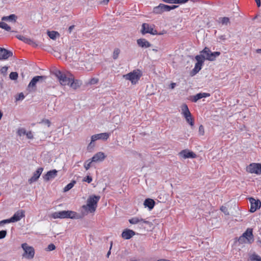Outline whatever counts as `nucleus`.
Instances as JSON below:
<instances>
[{
	"label": "nucleus",
	"instance_id": "nucleus-44",
	"mask_svg": "<svg viewBox=\"0 0 261 261\" xmlns=\"http://www.w3.org/2000/svg\"><path fill=\"white\" fill-rule=\"evenodd\" d=\"M204 133V127L202 125H201L199 127V134L200 135H203Z\"/></svg>",
	"mask_w": 261,
	"mask_h": 261
},
{
	"label": "nucleus",
	"instance_id": "nucleus-62",
	"mask_svg": "<svg viewBox=\"0 0 261 261\" xmlns=\"http://www.w3.org/2000/svg\"><path fill=\"white\" fill-rule=\"evenodd\" d=\"M165 33V31H163V32H161V33H158V34H157V35H163V34H164Z\"/></svg>",
	"mask_w": 261,
	"mask_h": 261
},
{
	"label": "nucleus",
	"instance_id": "nucleus-28",
	"mask_svg": "<svg viewBox=\"0 0 261 261\" xmlns=\"http://www.w3.org/2000/svg\"><path fill=\"white\" fill-rule=\"evenodd\" d=\"M218 22L226 25L230 23L229 18L227 17H220L219 18Z\"/></svg>",
	"mask_w": 261,
	"mask_h": 261
},
{
	"label": "nucleus",
	"instance_id": "nucleus-9",
	"mask_svg": "<svg viewBox=\"0 0 261 261\" xmlns=\"http://www.w3.org/2000/svg\"><path fill=\"white\" fill-rule=\"evenodd\" d=\"M141 32L142 34L144 35L147 33L151 35H157L158 32L154 29L153 25H150L148 23H144L142 25V29Z\"/></svg>",
	"mask_w": 261,
	"mask_h": 261
},
{
	"label": "nucleus",
	"instance_id": "nucleus-21",
	"mask_svg": "<svg viewBox=\"0 0 261 261\" xmlns=\"http://www.w3.org/2000/svg\"><path fill=\"white\" fill-rule=\"evenodd\" d=\"M135 235V232L133 230L126 229L121 234V237L126 240H128Z\"/></svg>",
	"mask_w": 261,
	"mask_h": 261
},
{
	"label": "nucleus",
	"instance_id": "nucleus-27",
	"mask_svg": "<svg viewBox=\"0 0 261 261\" xmlns=\"http://www.w3.org/2000/svg\"><path fill=\"white\" fill-rule=\"evenodd\" d=\"M220 55L219 51H215L210 54V56H207V58H205V59L208 61H213L215 60L216 57H218Z\"/></svg>",
	"mask_w": 261,
	"mask_h": 261
},
{
	"label": "nucleus",
	"instance_id": "nucleus-26",
	"mask_svg": "<svg viewBox=\"0 0 261 261\" xmlns=\"http://www.w3.org/2000/svg\"><path fill=\"white\" fill-rule=\"evenodd\" d=\"M154 204V201L153 199L150 198L145 199L144 202V205L145 207H147L149 210H151L153 208Z\"/></svg>",
	"mask_w": 261,
	"mask_h": 261
},
{
	"label": "nucleus",
	"instance_id": "nucleus-31",
	"mask_svg": "<svg viewBox=\"0 0 261 261\" xmlns=\"http://www.w3.org/2000/svg\"><path fill=\"white\" fill-rule=\"evenodd\" d=\"M47 34L49 38L53 40L56 39L57 36H59V34L55 31H48Z\"/></svg>",
	"mask_w": 261,
	"mask_h": 261
},
{
	"label": "nucleus",
	"instance_id": "nucleus-17",
	"mask_svg": "<svg viewBox=\"0 0 261 261\" xmlns=\"http://www.w3.org/2000/svg\"><path fill=\"white\" fill-rule=\"evenodd\" d=\"M58 171L56 169L48 171L44 176L43 178L45 181H48L51 179H54L57 175Z\"/></svg>",
	"mask_w": 261,
	"mask_h": 261
},
{
	"label": "nucleus",
	"instance_id": "nucleus-63",
	"mask_svg": "<svg viewBox=\"0 0 261 261\" xmlns=\"http://www.w3.org/2000/svg\"><path fill=\"white\" fill-rule=\"evenodd\" d=\"M152 50L155 51H158V49H153Z\"/></svg>",
	"mask_w": 261,
	"mask_h": 261
},
{
	"label": "nucleus",
	"instance_id": "nucleus-12",
	"mask_svg": "<svg viewBox=\"0 0 261 261\" xmlns=\"http://www.w3.org/2000/svg\"><path fill=\"white\" fill-rule=\"evenodd\" d=\"M249 202L251 204L250 212L251 213L255 212L257 210L260 208L261 206V202L259 200H255L252 197L249 198Z\"/></svg>",
	"mask_w": 261,
	"mask_h": 261
},
{
	"label": "nucleus",
	"instance_id": "nucleus-20",
	"mask_svg": "<svg viewBox=\"0 0 261 261\" xmlns=\"http://www.w3.org/2000/svg\"><path fill=\"white\" fill-rule=\"evenodd\" d=\"M24 217V211L20 210L17 211L14 215L11 218V221L15 222L19 221L22 218Z\"/></svg>",
	"mask_w": 261,
	"mask_h": 261
},
{
	"label": "nucleus",
	"instance_id": "nucleus-37",
	"mask_svg": "<svg viewBox=\"0 0 261 261\" xmlns=\"http://www.w3.org/2000/svg\"><path fill=\"white\" fill-rule=\"evenodd\" d=\"M18 76V73L16 72H12L9 75V77L11 80H16Z\"/></svg>",
	"mask_w": 261,
	"mask_h": 261
},
{
	"label": "nucleus",
	"instance_id": "nucleus-55",
	"mask_svg": "<svg viewBox=\"0 0 261 261\" xmlns=\"http://www.w3.org/2000/svg\"><path fill=\"white\" fill-rule=\"evenodd\" d=\"M109 1V0H102L100 2V4H104V5H107V4H108Z\"/></svg>",
	"mask_w": 261,
	"mask_h": 261
},
{
	"label": "nucleus",
	"instance_id": "nucleus-4",
	"mask_svg": "<svg viewBox=\"0 0 261 261\" xmlns=\"http://www.w3.org/2000/svg\"><path fill=\"white\" fill-rule=\"evenodd\" d=\"M253 231L251 228H248L238 239L240 244L248 243L251 244L254 242Z\"/></svg>",
	"mask_w": 261,
	"mask_h": 261
},
{
	"label": "nucleus",
	"instance_id": "nucleus-41",
	"mask_svg": "<svg viewBox=\"0 0 261 261\" xmlns=\"http://www.w3.org/2000/svg\"><path fill=\"white\" fill-rule=\"evenodd\" d=\"M220 210L225 215H229V212H228V209L226 206H222Z\"/></svg>",
	"mask_w": 261,
	"mask_h": 261
},
{
	"label": "nucleus",
	"instance_id": "nucleus-13",
	"mask_svg": "<svg viewBox=\"0 0 261 261\" xmlns=\"http://www.w3.org/2000/svg\"><path fill=\"white\" fill-rule=\"evenodd\" d=\"M169 6L160 4L159 6L153 8V12L156 14H160L164 12H169Z\"/></svg>",
	"mask_w": 261,
	"mask_h": 261
},
{
	"label": "nucleus",
	"instance_id": "nucleus-24",
	"mask_svg": "<svg viewBox=\"0 0 261 261\" xmlns=\"http://www.w3.org/2000/svg\"><path fill=\"white\" fill-rule=\"evenodd\" d=\"M210 96V94L206 93H199L195 95H193L191 97V100L194 102H197L199 99L203 98L206 97Z\"/></svg>",
	"mask_w": 261,
	"mask_h": 261
},
{
	"label": "nucleus",
	"instance_id": "nucleus-30",
	"mask_svg": "<svg viewBox=\"0 0 261 261\" xmlns=\"http://www.w3.org/2000/svg\"><path fill=\"white\" fill-rule=\"evenodd\" d=\"M212 51L208 48L205 47L201 52L200 55H203L205 58H207V56H210V54H212Z\"/></svg>",
	"mask_w": 261,
	"mask_h": 261
},
{
	"label": "nucleus",
	"instance_id": "nucleus-2",
	"mask_svg": "<svg viewBox=\"0 0 261 261\" xmlns=\"http://www.w3.org/2000/svg\"><path fill=\"white\" fill-rule=\"evenodd\" d=\"M100 198V196L92 195L87 200V204L82 206V208L87 212L93 213L97 207V203Z\"/></svg>",
	"mask_w": 261,
	"mask_h": 261
},
{
	"label": "nucleus",
	"instance_id": "nucleus-39",
	"mask_svg": "<svg viewBox=\"0 0 261 261\" xmlns=\"http://www.w3.org/2000/svg\"><path fill=\"white\" fill-rule=\"evenodd\" d=\"M26 132L25 129L23 128L19 129L17 131L18 135L20 136L25 135Z\"/></svg>",
	"mask_w": 261,
	"mask_h": 261
},
{
	"label": "nucleus",
	"instance_id": "nucleus-60",
	"mask_svg": "<svg viewBox=\"0 0 261 261\" xmlns=\"http://www.w3.org/2000/svg\"><path fill=\"white\" fill-rule=\"evenodd\" d=\"M74 25H71L70 26L69 29H68V31H69V33H71L72 30H73V29L74 28Z\"/></svg>",
	"mask_w": 261,
	"mask_h": 261
},
{
	"label": "nucleus",
	"instance_id": "nucleus-47",
	"mask_svg": "<svg viewBox=\"0 0 261 261\" xmlns=\"http://www.w3.org/2000/svg\"><path fill=\"white\" fill-rule=\"evenodd\" d=\"M42 123H44L45 124L47 125L48 127L50 126V121L48 119H43L42 120Z\"/></svg>",
	"mask_w": 261,
	"mask_h": 261
},
{
	"label": "nucleus",
	"instance_id": "nucleus-43",
	"mask_svg": "<svg viewBox=\"0 0 261 261\" xmlns=\"http://www.w3.org/2000/svg\"><path fill=\"white\" fill-rule=\"evenodd\" d=\"M83 180V181L87 182L88 183H90L92 181V178L91 176L88 175L86 177H85Z\"/></svg>",
	"mask_w": 261,
	"mask_h": 261
},
{
	"label": "nucleus",
	"instance_id": "nucleus-53",
	"mask_svg": "<svg viewBox=\"0 0 261 261\" xmlns=\"http://www.w3.org/2000/svg\"><path fill=\"white\" fill-rule=\"evenodd\" d=\"M178 6L177 5H173V6H169V9H168L169 11H171V10L175 9L177 8Z\"/></svg>",
	"mask_w": 261,
	"mask_h": 261
},
{
	"label": "nucleus",
	"instance_id": "nucleus-54",
	"mask_svg": "<svg viewBox=\"0 0 261 261\" xmlns=\"http://www.w3.org/2000/svg\"><path fill=\"white\" fill-rule=\"evenodd\" d=\"M219 38L223 41H225L226 40V36L225 35H221L219 37Z\"/></svg>",
	"mask_w": 261,
	"mask_h": 261
},
{
	"label": "nucleus",
	"instance_id": "nucleus-15",
	"mask_svg": "<svg viewBox=\"0 0 261 261\" xmlns=\"http://www.w3.org/2000/svg\"><path fill=\"white\" fill-rule=\"evenodd\" d=\"M109 137V134L107 133H103L96 134L91 136L92 142H95L97 140H106Z\"/></svg>",
	"mask_w": 261,
	"mask_h": 261
},
{
	"label": "nucleus",
	"instance_id": "nucleus-57",
	"mask_svg": "<svg viewBox=\"0 0 261 261\" xmlns=\"http://www.w3.org/2000/svg\"><path fill=\"white\" fill-rule=\"evenodd\" d=\"M98 80L97 79H93L91 80V84H95L97 82Z\"/></svg>",
	"mask_w": 261,
	"mask_h": 261
},
{
	"label": "nucleus",
	"instance_id": "nucleus-48",
	"mask_svg": "<svg viewBox=\"0 0 261 261\" xmlns=\"http://www.w3.org/2000/svg\"><path fill=\"white\" fill-rule=\"evenodd\" d=\"M25 135L27 136V138L28 139H32L33 138V134L30 131V132H26V134H25Z\"/></svg>",
	"mask_w": 261,
	"mask_h": 261
},
{
	"label": "nucleus",
	"instance_id": "nucleus-7",
	"mask_svg": "<svg viewBox=\"0 0 261 261\" xmlns=\"http://www.w3.org/2000/svg\"><path fill=\"white\" fill-rule=\"evenodd\" d=\"M181 114L183 115L184 118L186 119V121L191 126L194 125V119L192 117V115L189 110L188 106L186 104H183L181 107Z\"/></svg>",
	"mask_w": 261,
	"mask_h": 261
},
{
	"label": "nucleus",
	"instance_id": "nucleus-33",
	"mask_svg": "<svg viewBox=\"0 0 261 261\" xmlns=\"http://www.w3.org/2000/svg\"><path fill=\"white\" fill-rule=\"evenodd\" d=\"M250 259L251 261H261V257L255 253L250 256Z\"/></svg>",
	"mask_w": 261,
	"mask_h": 261
},
{
	"label": "nucleus",
	"instance_id": "nucleus-64",
	"mask_svg": "<svg viewBox=\"0 0 261 261\" xmlns=\"http://www.w3.org/2000/svg\"><path fill=\"white\" fill-rule=\"evenodd\" d=\"M0 261H6L5 260L0 259Z\"/></svg>",
	"mask_w": 261,
	"mask_h": 261
},
{
	"label": "nucleus",
	"instance_id": "nucleus-16",
	"mask_svg": "<svg viewBox=\"0 0 261 261\" xmlns=\"http://www.w3.org/2000/svg\"><path fill=\"white\" fill-rule=\"evenodd\" d=\"M43 170V168L41 167L38 168L37 170L34 173L33 176L29 179V182L31 184L34 182L36 181L39 178Z\"/></svg>",
	"mask_w": 261,
	"mask_h": 261
},
{
	"label": "nucleus",
	"instance_id": "nucleus-10",
	"mask_svg": "<svg viewBox=\"0 0 261 261\" xmlns=\"http://www.w3.org/2000/svg\"><path fill=\"white\" fill-rule=\"evenodd\" d=\"M47 78V76L45 75H37L34 76L30 81L28 85V88H35L36 87V84L38 82L42 83L44 82Z\"/></svg>",
	"mask_w": 261,
	"mask_h": 261
},
{
	"label": "nucleus",
	"instance_id": "nucleus-38",
	"mask_svg": "<svg viewBox=\"0 0 261 261\" xmlns=\"http://www.w3.org/2000/svg\"><path fill=\"white\" fill-rule=\"evenodd\" d=\"M24 98V95L23 93H19L16 97L15 99L16 101L21 100Z\"/></svg>",
	"mask_w": 261,
	"mask_h": 261
},
{
	"label": "nucleus",
	"instance_id": "nucleus-14",
	"mask_svg": "<svg viewBox=\"0 0 261 261\" xmlns=\"http://www.w3.org/2000/svg\"><path fill=\"white\" fill-rule=\"evenodd\" d=\"M13 56V53L4 48L0 47V60H5Z\"/></svg>",
	"mask_w": 261,
	"mask_h": 261
},
{
	"label": "nucleus",
	"instance_id": "nucleus-50",
	"mask_svg": "<svg viewBox=\"0 0 261 261\" xmlns=\"http://www.w3.org/2000/svg\"><path fill=\"white\" fill-rule=\"evenodd\" d=\"M8 67L6 66L3 67L1 69V72L2 73H6L7 71Z\"/></svg>",
	"mask_w": 261,
	"mask_h": 261
},
{
	"label": "nucleus",
	"instance_id": "nucleus-3",
	"mask_svg": "<svg viewBox=\"0 0 261 261\" xmlns=\"http://www.w3.org/2000/svg\"><path fill=\"white\" fill-rule=\"evenodd\" d=\"M52 217L54 219L70 218L72 219H78L81 216L76 212L72 211H62L56 212L52 214Z\"/></svg>",
	"mask_w": 261,
	"mask_h": 261
},
{
	"label": "nucleus",
	"instance_id": "nucleus-22",
	"mask_svg": "<svg viewBox=\"0 0 261 261\" xmlns=\"http://www.w3.org/2000/svg\"><path fill=\"white\" fill-rule=\"evenodd\" d=\"M106 158L103 152H98L96 153L92 158V161L93 162H101Z\"/></svg>",
	"mask_w": 261,
	"mask_h": 261
},
{
	"label": "nucleus",
	"instance_id": "nucleus-6",
	"mask_svg": "<svg viewBox=\"0 0 261 261\" xmlns=\"http://www.w3.org/2000/svg\"><path fill=\"white\" fill-rule=\"evenodd\" d=\"M142 74L140 70H134L128 74L123 75V77L127 80L131 81L133 84H136L139 81Z\"/></svg>",
	"mask_w": 261,
	"mask_h": 261
},
{
	"label": "nucleus",
	"instance_id": "nucleus-29",
	"mask_svg": "<svg viewBox=\"0 0 261 261\" xmlns=\"http://www.w3.org/2000/svg\"><path fill=\"white\" fill-rule=\"evenodd\" d=\"M0 28H2L8 32L11 31V27L8 24L2 21L0 22Z\"/></svg>",
	"mask_w": 261,
	"mask_h": 261
},
{
	"label": "nucleus",
	"instance_id": "nucleus-1",
	"mask_svg": "<svg viewBox=\"0 0 261 261\" xmlns=\"http://www.w3.org/2000/svg\"><path fill=\"white\" fill-rule=\"evenodd\" d=\"M53 74L57 78L62 86H69L73 89H76L81 85L80 81L74 80L73 75L70 72L55 69L53 71Z\"/></svg>",
	"mask_w": 261,
	"mask_h": 261
},
{
	"label": "nucleus",
	"instance_id": "nucleus-59",
	"mask_svg": "<svg viewBox=\"0 0 261 261\" xmlns=\"http://www.w3.org/2000/svg\"><path fill=\"white\" fill-rule=\"evenodd\" d=\"M175 85H176V84H175V83H171V84H170V88H171V89H174V87H175Z\"/></svg>",
	"mask_w": 261,
	"mask_h": 261
},
{
	"label": "nucleus",
	"instance_id": "nucleus-23",
	"mask_svg": "<svg viewBox=\"0 0 261 261\" xmlns=\"http://www.w3.org/2000/svg\"><path fill=\"white\" fill-rule=\"evenodd\" d=\"M137 44L142 48H148L151 46V44L145 39L140 38L137 40Z\"/></svg>",
	"mask_w": 261,
	"mask_h": 261
},
{
	"label": "nucleus",
	"instance_id": "nucleus-49",
	"mask_svg": "<svg viewBox=\"0 0 261 261\" xmlns=\"http://www.w3.org/2000/svg\"><path fill=\"white\" fill-rule=\"evenodd\" d=\"M16 37L17 39H18L19 40H21V41H23V42H24L25 39V38H26V37H24V36H22V35H16Z\"/></svg>",
	"mask_w": 261,
	"mask_h": 261
},
{
	"label": "nucleus",
	"instance_id": "nucleus-58",
	"mask_svg": "<svg viewBox=\"0 0 261 261\" xmlns=\"http://www.w3.org/2000/svg\"><path fill=\"white\" fill-rule=\"evenodd\" d=\"M256 3L257 7H259L260 6V0H255Z\"/></svg>",
	"mask_w": 261,
	"mask_h": 261
},
{
	"label": "nucleus",
	"instance_id": "nucleus-52",
	"mask_svg": "<svg viewBox=\"0 0 261 261\" xmlns=\"http://www.w3.org/2000/svg\"><path fill=\"white\" fill-rule=\"evenodd\" d=\"M112 245H113V242L111 241V243H110V250L108 252L107 254V257H109L110 255L111 254V249L112 247Z\"/></svg>",
	"mask_w": 261,
	"mask_h": 261
},
{
	"label": "nucleus",
	"instance_id": "nucleus-11",
	"mask_svg": "<svg viewBox=\"0 0 261 261\" xmlns=\"http://www.w3.org/2000/svg\"><path fill=\"white\" fill-rule=\"evenodd\" d=\"M247 171L251 173L256 174H261V164L252 163L249 165L247 168Z\"/></svg>",
	"mask_w": 261,
	"mask_h": 261
},
{
	"label": "nucleus",
	"instance_id": "nucleus-45",
	"mask_svg": "<svg viewBox=\"0 0 261 261\" xmlns=\"http://www.w3.org/2000/svg\"><path fill=\"white\" fill-rule=\"evenodd\" d=\"M56 249V246L53 244H49L47 247L48 251H53Z\"/></svg>",
	"mask_w": 261,
	"mask_h": 261
},
{
	"label": "nucleus",
	"instance_id": "nucleus-46",
	"mask_svg": "<svg viewBox=\"0 0 261 261\" xmlns=\"http://www.w3.org/2000/svg\"><path fill=\"white\" fill-rule=\"evenodd\" d=\"M11 222H12L11 221V219L10 218L9 219H6V220H4L0 221V224H4L9 223H11Z\"/></svg>",
	"mask_w": 261,
	"mask_h": 261
},
{
	"label": "nucleus",
	"instance_id": "nucleus-25",
	"mask_svg": "<svg viewBox=\"0 0 261 261\" xmlns=\"http://www.w3.org/2000/svg\"><path fill=\"white\" fill-rule=\"evenodd\" d=\"M17 19V17L15 14H11L9 16H5L2 17V21H8L9 22H15Z\"/></svg>",
	"mask_w": 261,
	"mask_h": 261
},
{
	"label": "nucleus",
	"instance_id": "nucleus-5",
	"mask_svg": "<svg viewBox=\"0 0 261 261\" xmlns=\"http://www.w3.org/2000/svg\"><path fill=\"white\" fill-rule=\"evenodd\" d=\"M21 247L24 251L22 254L23 257L28 259H31L34 258L35 255L34 248L29 246L27 243H23L21 244Z\"/></svg>",
	"mask_w": 261,
	"mask_h": 261
},
{
	"label": "nucleus",
	"instance_id": "nucleus-40",
	"mask_svg": "<svg viewBox=\"0 0 261 261\" xmlns=\"http://www.w3.org/2000/svg\"><path fill=\"white\" fill-rule=\"evenodd\" d=\"M189 0H173V4H184L188 2Z\"/></svg>",
	"mask_w": 261,
	"mask_h": 261
},
{
	"label": "nucleus",
	"instance_id": "nucleus-56",
	"mask_svg": "<svg viewBox=\"0 0 261 261\" xmlns=\"http://www.w3.org/2000/svg\"><path fill=\"white\" fill-rule=\"evenodd\" d=\"M163 2L169 3V4H173V0H162Z\"/></svg>",
	"mask_w": 261,
	"mask_h": 261
},
{
	"label": "nucleus",
	"instance_id": "nucleus-19",
	"mask_svg": "<svg viewBox=\"0 0 261 261\" xmlns=\"http://www.w3.org/2000/svg\"><path fill=\"white\" fill-rule=\"evenodd\" d=\"M128 221L132 224H136L138 223H145L147 224H149V222L148 221L145 220V219L138 217H133L132 218L129 219Z\"/></svg>",
	"mask_w": 261,
	"mask_h": 261
},
{
	"label": "nucleus",
	"instance_id": "nucleus-34",
	"mask_svg": "<svg viewBox=\"0 0 261 261\" xmlns=\"http://www.w3.org/2000/svg\"><path fill=\"white\" fill-rule=\"evenodd\" d=\"M24 42H25L26 43H28V44H29L30 45H31L33 46H34V47H36V46H37L38 45L35 42H34L32 39H31L30 38H25V41H24Z\"/></svg>",
	"mask_w": 261,
	"mask_h": 261
},
{
	"label": "nucleus",
	"instance_id": "nucleus-32",
	"mask_svg": "<svg viewBox=\"0 0 261 261\" xmlns=\"http://www.w3.org/2000/svg\"><path fill=\"white\" fill-rule=\"evenodd\" d=\"M76 181L75 180H72L69 184H68L64 188V192H66L70 190L74 185L75 184Z\"/></svg>",
	"mask_w": 261,
	"mask_h": 261
},
{
	"label": "nucleus",
	"instance_id": "nucleus-36",
	"mask_svg": "<svg viewBox=\"0 0 261 261\" xmlns=\"http://www.w3.org/2000/svg\"><path fill=\"white\" fill-rule=\"evenodd\" d=\"M93 162L92 161V160H87L84 163V167L86 170H88L90 167L91 166L92 163Z\"/></svg>",
	"mask_w": 261,
	"mask_h": 261
},
{
	"label": "nucleus",
	"instance_id": "nucleus-35",
	"mask_svg": "<svg viewBox=\"0 0 261 261\" xmlns=\"http://www.w3.org/2000/svg\"><path fill=\"white\" fill-rule=\"evenodd\" d=\"M120 52V50L119 48H115L114 50L113 54V58L114 60H116L118 58Z\"/></svg>",
	"mask_w": 261,
	"mask_h": 261
},
{
	"label": "nucleus",
	"instance_id": "nucleus-61",
	"mask_svg": "<svg viewBox=\"0 0 261 261\" xmlns=\"http://www.w3.org/2000/svg\"><path fill=\"white\" fill-rule=\"evenodd\" d=\"M255 52L257 54H261V49H257L255 50Z\"/></svg>",
	"mask_w": 261,
	"mask_h": 261
},
{
	"label": "nucleus",
	"instance_id": "nucleus-51",
	"mask_svg": "<svg viewBox=\"0 0 261 261\" xmlns=\"http://www.w3.org/2000/svg\"><path fill=\"white\" fill-rule=\"evenodd\" d=\"M94 142H92V140L91 141V142L89 143V144L88 146V149H90L94 147V144H93Z\"/></svg>",
	"mask_w": 261,
	"mask_h": 261
},
{
	"label": "nucleus",
	"instance_id": "nucleus-18",
	"mask_svg": "<svg viewBox=\"0 0 261 261\" xmlns=\"http://www.w3.org/2000/svg\"><path fill=\"white\" fill-rule=\"evenodd\" d=\"M179 155L184 159L192 158L194 159L196 157V154L192 151L188 150H183L179 152Z\"/></svg>",
	"mask_w": 261,
	"mask_h": 261
},
{
	"label": "nucleus",
	"instance_id": "nucleus-8",
	"mask_svg": "<svg viewBox=\"0 0 261 261\" xmlns=\"http://www.w3.org/2000/svg\"><path fill=\"white\" fill-rule=\"evenodd\" d=\"M195 59L197 61V63L195 64V67L192 70L194 74L198 73L201 70L205 60V56L203 55H197L195 57Z\"/></svg>",
	"mask_w": 261,
	"mask_h": 261
},
{
	"label": "nucleus",
	"instance_id": "nucleus-42",
	"mask_svg": "<svg viewBox=\"0 0 261 261\" xmlns=\"http://www.w3.org/2000/svg\"><path fill=\"white\" fill-rule=\"evenodd\" d=\"M7 235V231L6 230H1L0 231V239H4L6 237Z\"/></svg>",
	"mask_w": 261,
	"mask_h": 261
}]
</instances>
